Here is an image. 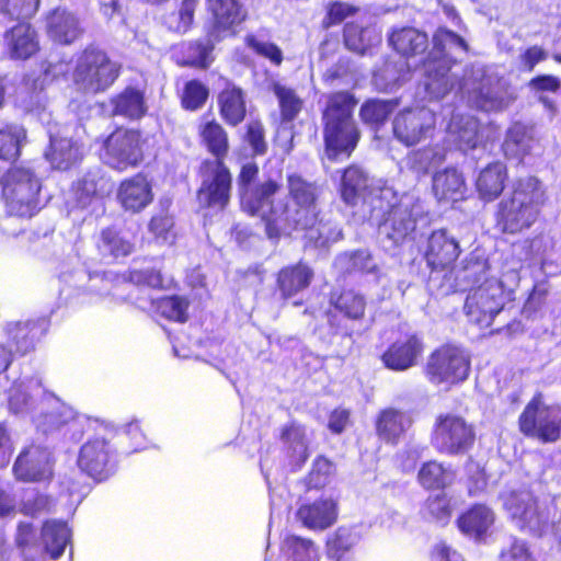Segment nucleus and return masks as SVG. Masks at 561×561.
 Returning <instances> with one entry per match:
<instances>
[{"mask_svg": "<svg viewBox=\"0 0 561 561\" xmlns=\"http://www.w3.org/2000/svg\"><path fill=\"white\" fill-rule=\"evenodd\" d=\"M123 65L96 44L87 45L78 55L71 75L75 89L81 94L96 95L114 85Z\"/></svg>", "mask_w": 561, "mask_h": 561, "instance_id": "obj_6", "label": "nucleus"}, {"mask_svg": "<svg viewBox=\"0 0 561 561\" xmlns=\"http://www.w3.org/2000/svg\"><path fill=\"white\" fill-rule=\"evenodd\" d=\"M196 135L199 146L210 156L202 162L226 163L230 152V137L225 125L215 116H202L197 127Z\"/></svg>", "mask_w": 561, "mask_h": 561, "instance_id": "obj_21", "label": "nucleus"}, {"mask_svg": "<svg viewBox=\"0 0 561 561\" xmlns=\"http://www.w3.org/2000/svg\"><path fill=\"white\" fill-rule=\"evenodd\" d=\"M508 172L501 161L486 164L476 180V191L483 202L495 201L504 191Z\"/></svg>", "mask_w": 561, "mask_h": 561, "instance_id": "obj_35", "label": "nucleus"}, {"mask_svg": "<svg viewBox=\"0 0 561 561\" xmlns=\"http://www.w3.org/2000/svg\"><path fill=\"white\" fill-rule=\"evenodd\" d=\"M286 180L288 196L294 203L291 209L309 228V240L320 247L340 240L341 229L331 220H324L318 208V185L298 173L287 174Z\"/></svg>", "mask_w": 561, "mask_h": 561, "instance_id": "obj_5", "label": "nucleus"}, {"mask_svg": "<svg viewBox=\"0 0 561 561\" xmlns=\"http://www.w3.org/2000/svg\"><path fill=\"white\" fill-rule=\"evenodd\" d=\"M460 254L459 241L446 228L433 230L422 248V256L432 273L451 272Z\"/></svg>", "mask_w": 561, "mask_h": 561, "instance_id": "obj_16", "label": "nucleus"}, {"mask_svg": "<svg viewBox=\"0 0 561 561\" xmlns=\"http://www.w3.org/2000/svg\"><path fill=\"white\" fill-rule=\"evenodd\" d=\"M409 158L414 169L427 172L431 167L444 160V154L437 151V145L428 144L417 150H413Z\"/></svg>", "mask_w": 561, "mask_h": 561, "instance_id": "obj_61", "label": "nucleus"}, {"mask_svg": "<svg viewBox=\"0 0 561 561\" xmlns=\"http://www.w3.org/2000/svg\"><path fill=\"white\" fill-rule=\"evenodd\" d=\"M100 241L105 251L114 259L126 257L135 250V244L114 227H106L100 233Z\"/></svg>", "mask_w": 561, "mask_h": 561, "instance_id": "obj_55", "label": "nucleus"}, {"mask_svg": "<svg viewBox=\"0 0 561 561\" xmlns=\"http://www.w3.org/2000/svg\"><path fill=\"white\" fill-rule=\"evenodd\" d=\"M448 44L457 45L465 51L469 50V45L462 36L447 27H438L433 34L431 50L422 59V66L428 78L445 79L456 62L447 53Z\"/></svg>", "mask_w": 561, "mask_h": 561, "instance_id": "obj_17", "label": "nucleus"}, {"mask_svg": "<svg viewBox=\"0 0 561 561\" xmlns=\"http://www.w3.org/2000/svg\"><path fill=\"white\" fill-rule=\"evenodd\" d=\"M455 472L445 466L443 461L430 459L421 463L416 481L425 491H445L453 484Z\"/></svg>", "mask_w": 561, "mask_h": 561, "instance_id": "obj_38", "label": "nucleus"}, {"mask_svg": "<svg viewBox=\"0 0 561 561\" xmlns=\"http://www.w3.org/2000/svg\"><path fill=\"white\" fill-rule=\"evenodd\" d=\"M108 103L113 116H121L128 121H139L148 111L145 91L134 85H127L113 94Z\"/></svg>", "mask_w": 561, "mask_h": 561, "instance_id": "obj_33", "label": "nucleus"}, {"mask_svg": "<svg viewBox=\"0 0 561 561\" xmlns=\"http://www.w3.org/2000/svg\"><path fill=\"white\" fill-rule=\"evenodd\" d=\"M388 41L392 49L407 59L424 54L428 47L427 34L412 26L393 30Z\"/></svg>", "mask_w": 561, "mask_h": 561, "instance_id": "obj_36", "label": "nucleus"}, {"mask_svg": "<svg viewBox=\"0 0 561 561\" xmlns=\"http://www.w3.org/2000/svg\"><path fill=\"white\" fill-rule=\"evenodd\" d=\"M358 8L342 1L330 2L327 7L322 25L325 28L341 24L348 16L355 15Z\"/></svg>", "mask_w": 561, "mask_h": 561, "instance_id": "obj_62", "label": "nucleus"}, {"mask_svg": "<svg viewBox=\"0 0 561 561\" xmlns=\"http://www.w3.org/2000/svg\"><path fill=\"white\" fill-rule=\"evenodd\" d=\"M41 181L33 171L11 168L4 176L2 196L11 215L32 217L41 209Z\"/></svg>", "mask_w": 561, "mask_h": 561, "instance_id": "obj_9", "label": "nucleus"}, {"mask_svg": "<svg viewBox=\"0 0 561 561\" xmlns=\"http://www.w3.org/2000/svg\"><path fill=\"white\" fill-rule=\"evenodd\" d=\"M198 0H182L176 11L163 16V24L173 33L184 34L194 23Z\"/></svg>", "mask_w": 561, "mask_h": 561, "instance_id": "obj_51", "label": "nucleus"}, {"mask_svg": "<svg viewBox=\"0 0 561 561\" xmlns=\"http://www.w3.org/2000/svg\"><path fill=\"white\" fill-rule=\"evenodd\" d=\"M381 225L388 229V238L396 244H400L414 232L416 220L409 207L394 204L385 214Z\"/></svg>", "mask_w": 561, "mask_h": 561, "instance_id": "obj_37", "label": "nucleus"}, {"mask_svg": "<svg viewBox=\"0 0 561 561\" xmlns=\"http://www.w3.org/2000/svg\"><path fill=\"white\" fill-rule=\"evenodd\" d=\"M99 156L104 164L117 172H125L141 165L146 159L148 137L139 128L117 125L101 137Z\"/></svg>", "mask_w": 561, "mask_h": 561, "instance_id": "obj_7", "label": "nucleus"}, {"mask_svg": "<svg viewBox=\"0 0 561 561\" xmlns=\"http://www.w3.org/2000/svg\"><path fill=\"white\" fill-rule=\"evenodd\" d=\"M495 519L493 511L483 503H474L456 518V526L466 537L481 540Z\"/></svg>", "mask_w": 561, "mask_h": 561, "instance_id": "obj_32", "label": "nucleus"}, {"mask_svg": "<svg viewBox=\"0 0 561 561\" xmlns=\"http://www.w3.org/2000/svg\"><path fill=\"white\" fill-rule=\"evenodd\" d=\"M519 432L526 437L543 444L554 443L561 437V407L546 404L543 394L536 392L518 416Z\"/></svg>", "mask_w": 561, "mask_h": 561, "instance_id": "obj_11", "label": "nucleus"}, {"mask_svg": "<svg viewBox=\"0 0 561 561\" xmlns=\"http://www.w3.org/2000/svg\"><path fill=\"white\" fill-rule=\"evenodd\" d=\"M313 278V268L306 261L299 260L277 271L274 290L282 300L286 301L308 289Z\"/></svg>", "mask_w": 561, "mask_h": 561, "instance_id": "obj_22", "label": "nucleus"}, {"mask_svg": "<svg viewBox=\"0 0 561 561\" xmlns=\"http://www.w3.org/2000/svg\"><path fill=\"white\" fill-rule=\"evenodd\" d=\"M477 442L476 425L465 416L456 413L436 415L430 443L439 455L457 457L469 454Z\"/></svg>", "mask_w": 561, "mask_h": 561, "instance_id": "obj_8", "label": "nucleus"}, {"mask_svg": "<svg viewBox=\"0 0 561 561\" xmlns=\"http://www.w3.org/2000/svg\"><path fill=\"white\" fill-rule=\"evenodd\" d=\"M210 95L209 87L197 78L184 82L179 93L180 105L184 111L197 112L202 110Z\"/></svg>", "mask_w": 561, "mask_h": 561, "instance_id": "obj_50", "label": "nucleus"}, {"mask_svg": "<svg viewBox=\"0 0 561 561\" xmlns=\"http://www.w3.org/2000/svg\"><path fill=\"white\" fill-rule=\"evenodd\" d=\"M412 425V419L403 410L388 407L380 410L375 420V431L386 444L398 445Z\"/></svg>", "mask_w": 561, "mask_h": 561, "instance_id": "obj_29", "label": "nucleus"}, {"mask_svg": "<svg viewBox=\"0 0 561 561\" xmlns=\"http://www.w3.org/2000/svg\"><path fill=\"white\" fill-rule=\"evenodd\" d=\"M435 113L424 106L405 107L392 121L393 137L404 147H414L435 130Z\"/></svg>", "mask_w": 561, "mask_h": 561, "instance_id": "obj_15", "label": "nucleus"}, {"mask_svg": "<svg viewBox=\"0 0 561 561\" xmlns=\"http://www.w3.org/2000/svg\"><path fill=\"white\" fill-rule=\"evenodd\" d=\"M244 43L255 55L267 59L273 66L279 67L283 64L284 55L277 44L260 41L255 35H247Z\"/></svg>", "mask_w": 561, "mask_h": 561, "instance_id": "obj_59", "label": "nucleus"}, {"mask_svg": "<svg viewBox=\"0 0 561 561\" xmlns=\"http://www.w3.org/2000/svg\"><path fill=\"white\" fill-rule=\"evenodd\" d=\"M534 138L526 127L522 125L512 126L506 134L502 149L507 159L523 161L529 154Z\"/></svg>", "mask_w": 561, "mask_h": 561, "instance_id": "obj_48", "label": "nucleus"}, {"mask_svg": "<svg viewBox=\"0 0 561 561\" xmlns=\"http://www.w3.org/2000/svg\"><path fill=\"white\" fill-rule=\"evenodd\" d=\"M41 0H5L3 12L18 22L32 19L39 9Z\"/></svg>", "mask_w": 561, "mask_h": 561, "instance_id": "obj_60", "label": "nucleus"}, {"mask_svg": "<svg viewBox=\"0 0 561 561\" xmlns=\"http://www.w3.org/2000/svg\"><path fill=\"white\" fill-rule=\"evenodd\" d=\"M54 170L68 171L77 167L84 157L82 145L67 137H50L44 153Z\"/></svg>", "mask_w": 561, "mask_h": 561, "instance_id": "obj_30", "label": "nucleus"}, {"mask_svg": "<svg viewBox=\"0 0 561 561\" xmlns=\"http://www.w3.org/2000/svg\"><path fill=\"white\" fill-rule=\"evenodd\" d=\"M335 473L334 463L323 455L314 458L311 469L305 478V485L308 491L322 490L330 484Z\"/></svg>", "mask_w": 561, "mask_h": 561, "instance_id": "obj_53", "label": "nucleus"}, {"mask_svg": "<svg viewBox=\"0 0 561 561\" xmlns=\"http://www.w3.org/2000/svg\"><path fill=\"white\" fill-rule=\"evenodd\" d=\"M110 192L108 179L100 170H89L71 185L76 205L87 208L94 202L103 199Z\"/></svg>", "mask_w": 561, "mask_h": 561, "instance_id": "obj_31", "label": "nucleus"}, {"mask_svg": "<svg viewBox=\"0 0 561 561\" xmlns=\"http://www.w3.org/2000/svg\"><path fill=\"white\" fill-rule=\"evenodd\" d=\"M218 114L228 127H238L248 116V98L243 88L227 81L216 96Z\"/></svg>", "mask_w": 561, "mask_h": 561, "instance_id": "obj_24", "label": "nucleus"}, {"mask_svg": "<svg viewBox=\"0 0 561 561\" xmlns=\"http://www.w3.org/2000/svg\"><path fill=\"white\" fill-rule=\"evenodd\" d=\"M424 350V342L417 333H405L389 343L380 355V360L389 370L405 371L416 366Z\"/></svg>", "mask_w": 561, "mask_h": 561, "instance_id": "obj_20", "label": "nucleus"}, {"mask_svg": "<svg viewBox=\"0 0 561 561\" xmlns=\"http://www.w3.org/2000/svg\"><path fill=\"white\" fill-rule=\"evenodd\" d=\"M153 199L152 180L142 171L124 178L117 185L116 201L126 213L139 214L149 207Z\"/></svg>", "mask_w": 561, "mask_h": 561, "instance_id": "obj_19", "label": "nucleus"}, {"mask_svg": "<svg viewBox=\"0 0 561 561\" xmlns=\"http://www.w3.org/2000/svg\"><path fill=\"white\" fill-rule=\"evenodd\" d=\"M501 561H536L529 545L522 539L514 538L511 545L500 553Z\"/></svg>", "mask_w": 561, "mask_h": 561, "instance_id": "obj_64", "label": "nucleus"}, {"mask_svg": "<svg viewBox=\"0 0 561 561\" xmlns=\"http://www.w3.org/2000/svg\"><path fill=\"white\" fill-rule=\"evenodd\" d=\"M432 191L435 198L440 203L463 201L467 194L466 179L456 168H445L434 173Z\"/></svg>", "mask_w": 561, "mask_h": 561, "instance_id": "obj_34", "label": "nucleus"}, {"mask_svg": "<svg viewBox=\"0 0 561 561\" xmlns=\"http://www.w3.org/2000/svg\"><path fill=\"white\" fill-rule=\"evenodd\" d=\"M470 367V357L462 347L445 343L430 353L423 373L432 385L451 387L469 377Z\"/></svg>", "mask_w": 561, "mask_h": 561, "instance_id": "obj_10", "label": "nucleus"}, {"mask_svg": "<svg viewBox=\"0 0 561 561\" xmlns=\"http://www.w3.org/2000/svg\"><path fill=\"white\" fill-rule=\"evenodd\" d=\"M112 443L117 447L118 455H130L142 450L148 439L138 422H129L123 428H104Z\"/></svg>", "mask_w": 561, "mask_h": 561, "instance_id": "obj_40", "label": "nucleus"}, {"mask_svg": "<svg viewBox=\"0 0 561 561\" xmlns=\"http://www.w3.org/2000/svg\"><path fill=\"white\" fill-rule=\"evenodd\" d=\"M242 140L248 144L253 157H262L268 150L265 127L260 119H252L245 125Z\"/></svg>", "mask_w": 561, "mask_h": 561, "instance_id": "obj_58", "label": "nucleus"}, {"mask_svg": "<svg viewBox=\"0 0 561 561\" xmlns=\"http://www.w3.org/2000/svg\"><path fill=\"white\" fill-rule=\"evenodd\" d=\"M282 188V184L267 179L257 184L250 197H242L241 208L251 216H260L264 225V231L268 239L279 240L283 236H289L294 231H302L309 239V228L294 213L289 204L283 199L271 201Z\"/></svg>", "mask_w": 561, "mask_h": 561, "instance_id": "obj_3", "label": "nucleus"}, {"mask_svg": "<svg viewBox=\"0 0 561 561\" xmlns=\"http://www.w3.org/2000/svg\"><path fill=\"white\" fill-rule=\"evenodd\" d=\"M358 104L356 95L347 90L331 92L321 111L324 152L329 160L348 159L362 138L354 117Z\"/></svg>", "mask_w": 561, "mask_h": 561, "instance_id": "obj_1", "label": "nucleus"}, {"mask_svg": "<svg viewBox=\"0 0 561 561\" xmlns=\"http://www.w3.org/2000/svg\"><path fill=\"white\" fill-rule=\"evenodd\" d=\"M13 472L24 482L42 481L50 474L49 453L46 448L30 445L18 456Z\"/></svg>", "mask_w": 561, "mask_h": 561, "instance_id": "obj_26", "label": "nucleus"}, {"mask_svg": "<svg viewBox=\"0 0 561 561\" xmlns=\"http://www.w3.org/2000/svg\"><path fill=\"white\" fill-rule=\"evenodd\" d=\"M284 457L289 471H300L310 457L309 444L285 446Z\"/></svg>", "mask_w": 561, "mask_h": 561, "instance_id": "obj_63", "label": "nucleus"}, {"mask_svg": "<svg viewBox=\"0 0 561 561\" xmlns=\"http://www.w3.org/2000/svg\"><path fill=\"white\" fill-rule=\"evenodd\" d=\"M26 140V130L16 124L0 125V160L15 162L21 154L22 144Z\"/></svg>", "mask_w": 561, "mask_h": 561, "instance_id": "obj_46", "label": "nucleus"}, {"mask_svg": "<svg viewBox=\"0 0 561 561\" xmlns=\"http://www.w3.org/2000/svg\"><path fill=\"white\" fill-rule=\"evenodd\" d=\"M152 312L174 323L187 322L190 300L185 296L181 295H168L151 299Z\"/></svg>", "mask_w": 561, "mask_h": 561, "instance_id": "obj_44", "label": "nucleus"}, {"mask_svg": "<svg viewBox=\"0 0 561 561\" xmlns=\"http://www.w3.org/2000/svg\"><path fill=\"white\" fill-rule=\"evenodd\" d=\"M368 188V176L362 168L350 164L343 169L339 192L346 205L356 206Z\"/></svg>", "mask_w": 561, "mask_h": 561, "instance_id": "obj_39", "label": "nucleus"}, {"mask_svg": "<svg viewBox=\"0 0 561 561\" xmlns=\"http://www.w3.org/2000/svg\"><path fill=\"white\" fill-rule=\"evenodd\" d=\"M505 507L513 518L522 522L523 527L538 524L540 520L538 500L529 492L514 491L510 493L505 501Z\"/></svg>", "mask_w": 561, "mask_h": 561, "instance_id": "obj_41", "label": "nucleus"}, {"mask_svg": "<svg viewBox=\"0 0 561 561\" xmlns=\"http://www.w3.org/2000/svg\"><path fill=\"white\" fill-rule=\"evenodd\" d=\"M213 47L202 41L182 42L173 48V59L178 66L207 69L210 65L209 54Z\"/></svg>", "mask_w": 561, "mask_h": 561, "instance_id": "obj_42", "label": "nucleus"}, {"mask_svg": "<svg viewBox=\"0 0 561 561\" xmlns=\"http://www.w3.org/2000/svg\"><path fill=\"white\" fill-rule=\"evenodd\" d=\"M171 202H160L159 209L148 221V231L156 240L165 241L174 228V217L170 211Z\"/></svg>", "mask_w": 561, "mask_h": 561, "instance_id": "obj_56", "label": "nucleus"}, {"mask_svg": "<svg viewBox=\"0 0 561 561\" xmlns=\"http://www.w3.org/2000/svg\"><path fill=\"white\" fill-rule=\"evenodd\" d=\"M118 449L104 431L84 442L78 453L77 466L96 482L113 476L118 465Z\"/></svg>", "mask_w": 561, "mask_h": 561, "instance_id": "obj_13", "label": "nucleus"}, {"mask_svg": "<svg viewBox=\"0 0 561 561\" xmlns=\"http://www.w3.org/2000/svg\"><path fill=\"white\" fill-rule=\"evenodd\" d=\"M7 50L12 59L26 60L39 49L36 28L27 21L18 22L3 34Z\"/></svg>", "mask_w": 561, "mask_h": 561, "instance_id": "obj_27", "label": "nucleus"}, {"mask_svg": "<svg viewBox=\"0 0 561 561\" xmlns=\"http://www.w3.org/2000/svg\"><path fill=\"white\" fill-rule=\"evenodd\" d=\"M198 175L202 181L196 199L204 209L225 210L232 196L233 179L227 163L201 162Z\"/></svg>", "mask_w": 561, "mask_h": 561, "instance_id": "obj_12", "label": "nucleus"}, {"mask_svg": "<svg viewBox=\"0 0 561 561\" xmlns=\"http://www.w3.org/2000/svg\"><path fill=\"white\" fill-rule=\"evenodd\" d=\"M122 282L137 287H146L153 290L164 289V278L160 268H129L119 275Z\"/></svg>", "mask_w": 561, "mask_h": 561, "instance_id": "obj_52", "label": "nucleus"}, {"mask_svg": "<svg viewBox=\"0 0 561 561\" xmlns=\"http://www.w3.org/2000/svg\"><path fill=\"white\" fill-rule=\"evenodd\" d=\"M284 548L291 561H319L320 556L312 539L289 534L284 538Z\"/></svg>", "mask_w": 561, "mask_h": 561, "instance_id": "obj_54", "label": "nucleus"}, {"mask_svg": "<svg viewBox=\"0 0 561 561\" xmlns=\"http://www.w3.org/2000/svg\"><path fill=\"white\" fill-rule=\"evenodd\" d=\"M355 545L354 534L345 526L337 527L325 541L328 554L334 558L344 557Z\"/></svg>", "mask_w": 561, "mask_h": 561, "instance_id": "obj_57", "label": "nucleus"}, {"mask_svg": "<svg viewBox=\"0 0 561 561\" xmlns=\"http://www.w3.org/2000/svg\"><path fill=\"white\" fill-rule=\"evenodd\" d=\"M547 201L546 188L538 178H518L508 196L497 204L496 228L506 234H517L530 229L539 220Z\"/></svg>", "mask_w": 561, "mask_h": 561, "instance_id": "obj_2", "label": "nucleus"}, {"mask_svg": "<svg viewBox=\"0 0 561 561\" xmlns=\"http://www.w3.org/2000/svg\"><path fill=\"white\" fill-rule=\"evenodd\" d=\"M206 10L209 14L207 34L215 39L234 34L236 27L248 19L242 0H206Z\"/></svg>", "mask_w": 561, "mask_h": 561, "instance_id": "obj_18", "label": "nucleus"}, {"mask_svg": "<svg viewBox=\"0 0 561 561\" xmlns=\"http://www.w3.org/2000/svg\"><path fill=\"white\" fill-rule=\"evenodd\" d=\"M46 331V323L38 319L16 321L10 324L7 330L8 352L11 356L13 354L23 356L34 351Z\"/></svg>", "mask_w": 561, "mask_h": 561, "instance_id": "obj_25", "label": "nucleus"}, {"mask_svg": "<svg viewBox=\"0 0 561 561\" xmlns=\"http://www.w3.org/2000/svg\"><path fill=\"white\" fill-rule=\"evenodd\" d=\"M42 539L45 550L51 559L56 560L62 556L71 539V530L66 522L50 519L42 527Z\"/></svg>", "mask_w": 561, "mask_h": 561, "instance_id": "obj_45", "label": "nucleus"}, {"mask_svg": "<svg viewBox=\"0 0 561 561\" xmlns=\"http://www.w3.org/2000/svg\"><path fill=\"white\" fill-rule=\"evenodd\" d=\"M325 317L329 327L335 334L352 336L353 329L348 323L360 322L365 318L367 300L354 288H333L328 295Z\"/></svg>", "mask_w": 561, "mask_h": 561, "instance_id": "obj_14", "label": "nucleus"}, {"mask_svg": "<svg viewBox=\"0 0 561 561\" xmlns=\"http://www.w3.org/2000/svg\"><path fill=\"white\" fill-rule=\"evenodd\" d=\"M45 21L47 36L60 45H70L83 34L79 18L66 8L53 9Z\"/></svg>", "mask_w": 561, "mask_h": 561, "instance_id": "obj_28", "label": "nucleus"}, {"mask_svg": "<svg viewBox=\"0 0 561 561\" xmlns=\"http://www.w3.org/2000/svg\"><path fill=\"white\" fill-rule=\"evenodd\" d=\"M296 518L309 530L323 531L337 522L339 503L332 497L302 503L296 511Z\"/></svg>", "mask_w": 561, "mask_h": 561, "instance_id": "obj_23", "label": "nucleus"}, {"mask_svg": "<svg viewBox=\"0 0 561 561\" xmlns=\"http://www.w3.org/2000/svg\"><path fill=\"white\" fill-rule=\"evenodd\" d=\"M272 91L278 101L280 122L284 124L293 123L304 108V100L295 89L277 81L272 83Z\"/></svg>", "mask_w": 561, "mask_h": 561, "instance_id": "obj_47", "label": "nucleus"}, {"mask_svg": "<svg viewBox=\"0 0 561 561\" xmlns=\"http://www.w3.org/2000/svg\"><path fill=\"white\" fill-rule=\"evenodd\" d=\"M399 103L398 99H367L359 107V118L364 125L369 126L374 130H379L388 122L390 115L399 106Z\"/></svg>", "mask_w": 561, "mask_h": 561, "instance_id": "obj_43", "label": "nucleus"}, {"mask_svg": "<svg viewBox=\"0 0 561 561\" xmlns=\"http://www.w3.org/2000/svg\"><path fill=\"white\" fill-rule=\"evenodd\" d=\"M489 268L485 260L473 255L466 257L462 265V280L471 284L481 283L469 290L463 305V312L469 322L481 329L491 327L505 305L502 285L488 279Z\"/></svg>", "mask_w": 561, "mask_h": 561, "instance_id": "obj_4", "label": "nucleus"}, {"mask_svg": "<svg viewBox=\"0 0 561 561\" xmlns=\"http://www.w3.org/2000/svg\"><path fill=\"white\" fill-rule=\"evenodd\" d=\"M421 513L424 518L440 526H446L449 524L454 513L451 497L444 491L435 495H430L424 501Z\"/></svg>", "mask_w": 561, "mask_h": 561, "instance_id": "obj_49", "label": "nucleus"}]
</instances>
